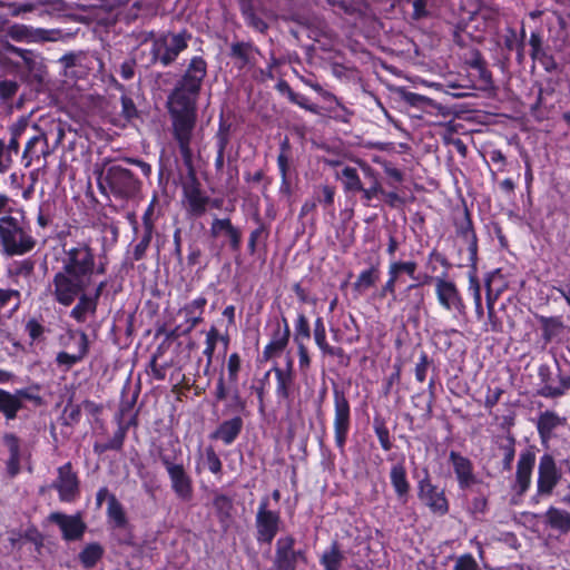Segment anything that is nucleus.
Wrapping results in <instances>:
<instances>
[{
  "instance_id": "nucleus-47",
  "label": "nucleus",
  "mask_w": 570,
  "mask_h": 570,
  "mask_svg": "<svg viewBox=\"0 0 570 570\" xmlns=\"http://www.w3.org/2000/svg\"><path fill=\"white\" fill-rule=\"evenodd\" d=\"M501 449L503 450V469L509 471L512 468V462L515 455L514 440L512 438H508L505 442L501 444Z\"/></svg>"
},
{
  "instance_id": "nucleus-64",
  "label": "nucleus",
  "mask_w": 570,
  "mask_h": 570,
  "mask_svg": "<svg viewBox=\"0 0 570 570\" xmlns=\"http://www.w3.org/2000/svg\"><path fill=\"white\" fill-rule=\"evenodd\" d=\"M26 330L33 341L39 338L43 333V326L36 320L28 321Z\"/></svg>"
},
{
  "instance_id": "nucleus-30",
  "label": "nucleus",
  "mask_w": 570,
  "mask_h": 570,
  "mask_svg": "<svg viewBox=\"0 0 570 570\" xmlns=\"http://www.w3.org/2000/svg\"><path fill=\"white\" fill-rule=\"evenodd\" d=\"M544 522L560 532L570 531V513L554 507H550L544 514Z\"/></svg>"
},
{
  "instance_id": "nucleus-43",
  "label": "nucleus",
  "mask_w": 570,
  "mask_h": 570,
  "mask_svg": "<svg viewBox=\"0 0 570 570\" xmlns=\"http://www.w3.org/2000/svg\"><path fill=\"white\" fill-rule=\"evenodd\" d=\"M35 271V263L31 259H23L20 262H16L11 268L10 273L14 277L23 278L29 281Z\"/></svg>"
},
{
  "instance_id": "nucleus-27",
  "label": "nucleus",
  "mask_w": 570,
  "mask_h": 570,
  "mask_svg": "<svg viewBox=\"0 0 570 570\" xmlns=\"http://www.w3.org/2000/svg\"><path fill=\"white\" fill-rule=\"evenodd\" d=\"M48 155H50V150L47 136L39 134L28 140L23 151V159L26 160V166H30L33 159H39L40 156L46 158Z\"/></svg>"
},
{
  "instance_id": "nucleus-58",
  "label": "nucleus",
  "mask_w": 570,
  "mask_h": 570,
  "mask_svg": "<svg viewBox=\"0 0 570 570\" xmlns=\"http://www.w3.org/2000/svg\"><path fill=\"white\" fill-rule=\"evenodd\" d=\"M12 157L3 140L0 139V173L3 174L10 169Z\"/></svg>"
},
{
  "instance_id": "nucleus-52",
  "label": "nucleus",
  "mask_w": 570,
  "mask_h": 570,
  "mask_svg": "<svg viewBox=\"0 0 570 570\" xmlns=\"http://www.w3.org/2000/svg\"><path fill=\"white\" fill-rule=\"evenodd\" d=\"M453 570H479V566L472 554L465 553L456 559Z\"/></svg>"
},
{
  "instance_id": "nucleus-22",
  "label": "nucleus",
  "mask_w": 570,
  "mask_h": 570,
  "mask_svg": "<svg viewBox=\"0 0 570 570\" xmlns=\"http://www.w3.org/2000/svg\"><path fill=\"white\" fill-rule=\"evenodd\" d=\"M209 232L214 238L220 235L227 236L232 249L237 250L239 248L242 234L238 228L233 226L229 218H214Z\"/></svg>"
},
{
  "instance_id": "nucleus-24",
  "label": "nucleus",
  "mask_w": 570,
  "mask_h": 570,
  "mask_svg": "<svg viewBox=\"0 0 570 570\" xmlns=\"http://www.w3.org/2000/svg\"><path fill=\"white\" fill-rule=\"evenodd\" d=\"M243 429V420L235 416L230 420L222 422L218 428L210 434L214 440H220L224 444H232L239 435Z\"/></svg>"
},
{
  "instance_id": "nucleus-21",
  "label": "nucleus",
  "mask_w": 570,
  "mask_h": 570,
  "mask_svg": "<svg viewBox=\"0 0 570 570\" xmlns=\"http://www.w3.org/2000/svg\"><path fill=\"white\" fill-rule=\"evenodd\" d=\"M77 304L70 311V317L78 323H85L90 316H95L97 312L98 302L96 297L87 294V289H82L77 295Z\"/></svg>"
},
{
  "instance_id": "nucleus-12",
  "label": "nucleus",
  "mask_w": 570,
  "mask_h": 570,
  "mask_svg": "<svg viewBox=\"0 0 570 570\" xmlns=\"http://www.w3.org/2000/svg\"><path fill=\"white\" fill-rule=\"evenodd\" d=\"M434 283L439 304L445 311L462 313L465 305L456 285L444 277H435Z\"/></svg>"
},
{
  "instance_id": "nucleus-36",
  "label": "nucleus",
  "mask_w": 570,
  "mask_h": 570,
  "mask_svg": "<svg viewBox=\"0 0 570 570\" xmlns=\"http://www.w3.org/2000/svg\"><path fill=\"white\" fill-rule=\"evenodd\" d=\"M341 177L346 193H357L363 190V184L355 168L348 166L345 167L342 170Z\"/></svg>"
},
{
  "instance_id": "nucleus-33",
  "label": "nucleus",
  "mask_w": 570,
  "mask_h": 570,
  "mask_svg": "<svg viewBox=\"0 0 570 570\" xmlns=\"http://www.w3.org/2000/svg\"><path fill=\"white\" fill-rule=\"evenodd\" d=\"M104 549L99 543L87 544L79 553V560L86 569H90L101 559Z\"/></svg>"
},
{
  "instance_id": "nucleus-62",
  "label": "nucleus",
  "mask_w": 570,
  "mask_h": 570,
  "mask_svg": "<svg viewBox=\"0 0 570 570\" xmlns=\"http://www.w3.org/2000/svg\"><path fill=\"white\" fill-rule=\"evenodd\" d=\"M121 114L126 119H131L136 116L137 110L134 101L126 96L121 97Z\"/></svg>"
},
{
  "instance_id": "nucleus-3",
  "label": "nucleus",
  "mask_w": 570,
  "mask_h": 570,
  "mask_svg": "<svg viewBox=\"0 0 570 570\" xmlns=\"http://www.w3.org/2000/svg\"><path fill=\"white\" fill-rule=\"evenodd\" d=\"M97 180L102 194L121 202L134 199L141 187L139 179L121 165H110L104 168Z\"/></svg>"
},
{
  "instance_id": "nucleus-15",
  "label": "nucleus",
  "mask_w": 570,
  "mask_h": 570,
  "mask_svg": "<svg viewBox=\"0 0 570 570\" xmlns=\"http://www.w3.org/2000/svg\"><path fill=\"white\" fill-rule=\"evenodd\" d=\"M8 36L14 41L20 42H46L56 41L58 39L59 31L16 23L8 29Z\"/></svg>"
},
{
  "instance_id": "nucleus-13",
  "label": "nucleus",
  "mask_w": 570,
  "mask_h": 570,
  "mask_svg": "<svg viewBox=\"0 0 570 570\" xmlns=\"http://www.w3.org/2000/svg\"><path fill=\"white\" fill-rule=\"evenodd\" d=\"M419 498L420 500L438 515H444L449 512V502L443 491L438 490L431 483L429 475L419 482Z\"/></svg>"
},
{
  "instance_id": "nucleus-29",
  "label": "nucleus",
  "mask_w": 570,
  "mask_h": 570,
  "mask_svg": "<svg viewBox=\"0 0 570 570\" xmlns=\"http://www.w3.org/2000/svg\"><path fill=\"white\" fill-rule=\"evenodd\" d=\"M390 479L397 498L400 500L406 501L410 491V484L406 479V470L404 465L401 463L394 464L391 468Z\"/></svg>"
},
{
  "instance_id": "nucleus-55",
  "label": "nucleus",
  "mask_w": 570,
  "mask_h": 570,
  "mask_svg": "<svg viewBox=\"0 0 570 570\" xmlns=\"http://www.w3.org/2000/svg\"><path fill=\"white\" fill-rule=\"evenodd\" d=\"M363 195V199L365 200V204L368 205L370 202L376 197L379 194H384V190L382 189V186L377 179V177H374V181L372 183L371 187L364 188L363 190H360Z\"/></svg>"
},
{
  "instance_id": "nucleus-37",
  "label": "nucleus",
  "mask_w": 570,
  "mask_h": 570,
  "mask_svg": "<svg viewBox=\"0 0 570 570\" xmlns=\"http://www.w3.org/2000/svg\"><path fill=\"white\" fill-rule=\"evenodd\" d=\"M107 515L114 522L115 527L122 528L126 525L127 519L124 508L115 495L109 497Z\"/></svg>"
},
{
  "instance_id": "nucleus-23",
  "label": "nucleus",
  "mask_w": 570,
  "mask_h": 570,
  "mask_svg": "<svg viewBox=\"0 0 570 570\" xmlns=\"http://www.w3.org/2000/svg\"><path fill=\"white\" fill-rule=\"evenodd\" d=\"M456 234L466 244L469 261L474 264L478 258V239L468 213H465L463 220L458 224Z\"/></svg>"
},
{
  "instance_id": "nucleus-34",
  "label": "nucleus",
  "mask_w": 570,
  "mask_h": 570,
  "mask_svg": "<svg viewBox=\"0 0 570 570\" xmlns=\"http://www.w3.org/2000/svg\"><path fill=\"white\" fill-rule=\"evenodd\" d=\"M242 13L250 27L259 32L267 29V24L255 13L253 0H239Z\"/></svg>"
},
{
  "instance_id": "nucleus-32",
  "label": "nucleus",
  "mask_w": 570,
  "mask_h": 570,
  "mask_svg": "<svg viewBox=\"0 0 570 570\" xmlns=\"http://www.w3.org/2000/svg\"><path fill=\"white\" fill-rule=\"evenodd\" d=\"M314 340L316 345L323 351V353L328 355H337L341 352V348H335L330 346L326 342V331L324 321L322 317H317L314 323Z\"/></svg>"
},
{
  "instance_id": "nucleus-40",
  "label": "nucleus",
  "mask_w": 570,
  "mask_h": 570,
  "mask_svg": "<svg viewBox=\"0 0 570 570\" xmlns=\"http://www.w3.org/2000/svg\"><path fill=\"white\" fill-rule=\"evenodd\" d=\"M228 370V381L230 387H234V397L235 400H239V394L237 391V381H238V372L240 370V357L237 353H233L228 357L227 362Z\"/></svg>"
},
{
  "instance_id": "nucleus-19",
  "label": "nucleus",
  "mask_w": 570,
  "mask_h": 570,
  "mask_svg": "<svg viewBox=\"0 0 570 570\" xmlns=\"http://www.w3.org/2000/svg\"><path fill=\"white\" fill-rule=\"evenodd\" d=\"M534 462L535 455L530 451L522 452L519 456L515 473V489L519 495H522L530 487Z\"/></svg>"
},
{
  "instance_id": "nucleus-26",
  "label": "nucleus",
  "mask_w": 570,
  "mask_h": 570,
  "mask_svg": "<svg viewBox=\"0 0 570 570\" xmlns=\"http://www.w3.org/2000/svg\"><path fill=\"white\" fill-rule=\"evenodd\" d=\"M272 371L276 377V395L279 399L287 400L291 395V390L294 383L293 375V361L288 360L285 370L274 366Z\"/></svg>"
},
{
  "instance_id": "nucleus-51",
  "label": "nucleus",
  "mask_w": 570,
  "mask_h": 570,
  "mask_svg": "<svg viewBox=\"0 0 570 570\" xmlns=\"http://www.w3.org/2000/svg\"><path fill=\"white\" fill-rule=\"evenodd\" d=\"M7 50L10 53L20 57L23 60L24 65L29 69H33L36 60H35V56H33L32 51L27 50V49H21V48L14 47L12 45H8Z\"/></svg>"
},
{
  "instance_id": "nucleus-56",
  "label": "nucleus",
  "mask_w": 570,
  "mask_h": 570,
  "mask_svg": "<svg viewBox=\"0 0 570 570\" xmlns=\"http://www.w3.org/2000/svg\"><path fill=\"white\" fill-rule=\"evenodd\" d=\"M428 367H429V357H428L426 353L423 352V353H421L420 360L415 365V379L420 383H423L425 381Z\"/></svg>"
},
{
  "instance_id": "nucleus-35",
  "label": "nucleus",
  "mask_w": 570,
  "mask_h": 570,
  "mask_svg": "<svg viewBox=\"0 0 570 570\" xmlns=\"http://www.w3.org/2000/svg\"><path fill=\"white\" fill-rule=\"evenodd\" d=\"M343 559L344 556L340 550L337 542H333L330 549L323 553L321 563L325 570H338Z\"/></svg>"
},
{
  "instance_id": "nucleus-6",
  "label": "nucleus",
  "mask_w": 570,
  "mask_h": 570,
  "mask_svg": "<svg viewBox=\"0 0 570 570\" xmlns=\"http://www.w3.org/2000/svg\"><path fill=\"white\" fill-rule=\"evenodd\" d=\"M283 525L281 512L269 508L268 497H263L255 515L256 540L271 544Z\"/></svg>"
},
{
  "instance_id": "nucleus-31",
  "label": "nucleus",
  "mask_w": 570,
  "mask_h": 570,
  "mask_svg": "<svg viewBox=\"0 0 570 570\" xmlns=\"http://www.w3.org/2000/svg\"><path fill=\"white\" fill-rule=\"evenodd\" d=\"M379 277V263H376L360 273L357 279L353 284V287L356 292L364 293L377 282Z\"/></svg>"
},
{
  "instance_id": "nucleus-45",
  "label": "nucleus",
  "mask_w": 570,
  "mask_h": 570,
  "mask_svg": "<svg viewBox=\"0 0 570 570\" xmlns=\"http://www.w3.org/2000/svg\"><path fill=\"white\" fill-rule=\"evenodd\" d=\"M232 57L238 59L239 67H244L249 62L250 46L244 42H237L232 45L230 48Z\"/></svg>"
},
{
  "instance_id": "nucleus-46",
  "label": "nucleus",
  "mask_w": 570,
  "mask_h": 570,
  "mask_svg": "<svg viewBox=\"0 0 570 570\" xmlns=\"http://www.w3.org/2000/svg\"><path fill=\"white\" fill-rule=\"evenodd\" d=\"M529 45L531 46V58L534 60H540L546 56V51L543 49V40L539 32H532L530 36Z\"/></svg>"
},
{
  "instance_id": "nucleus-17",
  "label": "nucleus",
  "mask_w": 570,
  "mask_h": 570,
  "mask_svg": "<svg viewBox=\"0 0 570 570\" xmlns=\"http://www.w3.org/2000/svg\"><path fill=\"white\" fill-rule=\"evenodd\" d=\"M48 519L60 528L62 537L67 541L80 539L86 530V524L79 514L67 515L61 512H52Z\"/></svg>"
},
{
  "instance_id": "nucleus-39",
  "label": "nucleus",
  "mask_w": 570,
  "mask_h": 570,
  "mask_svg": "<svg viewBox=\"0 0 570 570\" xmlns=\"http://www.w3.org/2000/svg\"><path fill=\"white\" fill-rule=\"evenodd\" d=\"M395 92L404 102L412 107H422L432 104V99H430L429 97L416 92H411L406 90L404 87H397L395 89Z\"/></svg>"
},
{
  "instance_id": "nucleus-8",
  "label": "nucleus",
  "mask_w": 570,
  "mask_h": 570,
  "mask_svg": "<svg viewBox=\"0 0 570 570\" xmlns=\"http://www.w3.org/2000/svg\"><path fill=\"white\" fill-rule=\"evenodd\" d=\"M294 544L295 539L292 535L277 539L273 570H296L298 564L307 563L305 551L295 550Z\"/></svg>"
},
{
  "instance_id": "nucleus-18",
  "label": "nucleus",
  "mask_w": 570,
  "mask_h": 570,
  "mask_svg": "<svg viewBox=\"0 0 570 570\" xmlns=\"http://www.w3.org/2000/svg\"><path fill=\"white\" fill-rule=\"evenodd\" d=\"M449 459L453 465L460 489L465 490L472 487L476 482L472 462L454 451L450 452Z\"/></svg>"
},
{
  "instance_id": "nucleus-54",
  "label": "nucleus",
  "mask_w": 570,
  "mask_h": 570,
  "mask_svg": "<svg viewBox=\"0 0 570 570\" xmlns=\"http://www.w3.org/2000/svg\"><path fill=\"white\" fill-rule=\"evenodd\" d=\"M12 299H14V308L20 304V292L17 289H4L0 288V308L7 306Z\"/></svg>"
},
{
  "instance_id": "nucleus-2",
  "label": "nucleus",
  "mask_w": 570,
  "mask_h": 570,
  "mask_svg": "<svg viewBox=\"0 0 570 570\" xmlns=\"http://www.w3.org/2000/svg\"><path fill=\"white\" fill-rule=\"evenodd\" d=\"M106 271V262H96L95 250L88 243H77L65 249L62 267L51 282L55 301L65 307L72 305L77 295L91 285L94 275L105 274Z\"/></svg>"
},
{
  "instance_id": "nucleus-1",
  "label": "nucleus",
  "mask_w": 570,
  "mask_h": 570,
  "mask_svg": "<svg viewBox=\"0 0 570 570\" xmlns=\"http://www.w3.org/2000/svg\"><path fill=\"white\" fill-rule=\"evenodd\" d=\"M206 75V61L199 56L193 57L167 99L171 134L187 167H191L193 164L191 145L197 120L196 105Z\"/></svg>"
},
{
  "instance_id": "nucleus-25",
  "label": "nucleus",
  "mask_w": 570,
  "mask_h": 570,
  "mask_svg": "<svg viewBox=\"0 0 570 570\" xmlns=\"http://www.w3.org/2000/svg\"><path fill=\"white\" fill-rule=\"evenodd\" d=\"M89 351V341L85 332L78 333V350L76 353L59 352L56 357V362L60 366L67 368L72 367L77 363L81 362Z\"/></svg>"
},
{
  "instance_id": "nucleus-41",
  "label": "nucleus",
  "mask_w": 570,
  "mask_h": 570,
  "mask_svg": "<svg viewBox=\"0 0 570 570\" xmlns=\"http://www.w3.org/2000/svg\"><path fill=\"white\" fill-rule=\"evenodd\" d=\"M560 417L551 412H546L539 417L538 430L542 436L549 435L559 424Z\"/></svg>"
},
{
  "instance_id": "nucleus-63",
  "label": "nucleus",
  "mask_w": 570,
  "mask_h": 570,
  "mask_svg": "<svg viewBox=\"0 0 570 570\" xmlns=\"http://www.w3.org/2000/svg\"><path fill=\"white\" fill-rule=\"evenodd\" d=\"M289 100L293 104H296L299 107L304 108L305 110H308V111L314 112V114L317 112V107L315 105L308 104V99L305 96H303V95H299V94H296V92H291Z\"/></svg>"
},
{
  "instance_id": "nucleus-20",
  "label": "nucleus",
  "mask_w": 570,
  "mask_h": 570,
  "mask_svg": "<svg viewBox=\"0 0 570 570\" xmlns=\"http://www.w3.org/2000/svg\"><path fill=\"white\" fill-rule=\"evenodd\" d=\"M184 197L187 203V210L194 216H202L206 212L209 198L203 194L196 180L184 186Z\"/></svg>"
},
{
  "instance_id": "nucleus-49",
  "label": "nucleus",
  "mask_w": 570,
  "mask_h": 570,
  "mask_svg": "<svg viewBox=\"0 0 570 570\" xmlns=\"http://www.w3.org/2000/svg\"><path fill=\"white\" fill-rule=\"evenodd\" d=\"M205 456L208 470L213 474H219L222 472L223 464L219 456L216 454L215 450L212 446H208L205 450Z\"/></svg>"
},
{
  "instance_id": "nucleus-4",
  "label": "nucleus",
  "mask_w": 570,
  "mask_h": 570,
  "mask_svg": "<svg viewBox=\"0 0 570 570\" xmlns=\"http://www.w3.org/2000/svg\"><path fill=\"white\" fill-rule=\"evenodd\" d=\"M170 449H160L159 459L170 480L171 490L181 501H190L194 493L193 480L187 473L183 461L181 450L177 442H171Z\"/></svg>"
},
{
  "instance_id": "nucleus-7",
  "label": "nucleus",
  "mask_w": 570,
  "mask_h": 570,
  "mask_svg": "<svg viewBox=\"0 0 570 570\" xmlns=\"http://www.w3.org/2000/svg\"><path fill=\"white\" fill-rule=\"evenodd\" d=\"M187 40L185 33H165L155 38L151 45L153 61L164 67L171 65L188 47Z\"/></svg>"
},
{
  "instance_id": "nucleus-44",
  "label": "nucleus",
  "mask_w": 570,
  "mask_h": 570,
  "mask_svg": "<svg viewBox=\"0 0 570 570\" xmlns=\"http://www.w3.org/2000/svg\"><path fill=\"white\" fill-rule=\"evenodd\" d=\"M416 263L413 261L400 262L393 261L389 265V269L400 277L401 273L407 274L411 278L415 279Z\"/></svg>"
},
{
  "instance_id": "nucleus-9",
  "label": "nucleus",
  "mask_w": 570,
  "mask_h": 570,
  "mask_svg": "<svg viewBox=\"0 0 570 570\" xmlns=\"http://www.w3.org/2000/svg\"><path fill=\"white\" fill-rule=\"evenodd\" d=\"M333 428L335 444L343 452L351 429V407L344 393L337 390L334 391Z\"/></svg>"
},
{
  "instance_id": "nucleus-42",
  "label": "nucleus",
  "mask_w": 570,
  "mask_h": 570,
  "mask_svg": "<svg viewBox=\"0 0 570 570\" xmlns=\"http://www.w3.org/2000/svg\"><path fill=\"white\" fill-rule=\"evenodd\" d=\"M311 337V330L308 320L304 314H298L297 320L295 322V334L294 341L296 344L304 343L308 341Z\"/></svg>"
},
{
  "instance_id": "nucleus-60",
  "label": "nucleus",
  "mask_w": 570,
  "mask_h": 570,
  "mask_svg": "<svg viewBox=\"0 0 570 570\" xmlns=\"http://www.w3.org/2000/svg\"><path fill=\"white\" fill-rule=\"evenodd\" d=\"M411 292H414V299L412 301V307L417 311V309H420L421 305L424 302V294L420 289L419 284H411L404 291V293H407V294H410Z\"/></svg>"
},
{
  "instance_id": "nucleus-10",
  "label": "nucleus",
  "mask_w": 570,
  "mask_h": 570,
  "mask_svg": "<svg viewBox=\"0 0 570 570\" xmlns=\"http://www.w3.org/2000/svg\"><path fill=\"white\" fill-rule=\"evenodd\" d=\"M560 479L561 472L557 468L554 459L550 454L542 455L538 466L537 495H551Z\"/></svg>"
},
{
  "instance_id": "nucleus-59",
  "label": "nucleus",
  "mask_w": 570,
  "mask_h": 570,
  "mask_svg": "<svg viewBox=\"0 0 570 570\" xmlns=\"http://www.w3.org/2000/svg\"><path fill=\"white\" fill-rule=\"evenodd\" d=\"M18 90V83L12 80L0 81V97L2 99L12 98Z\"/></svg>"
},
{
  "instance_id": "nucleus-38",
  "label": "nucleus",
  "mask_w": 570,
  "mask_h": 570,
  "mask_svg": "<svg viewBox=\"0 0 570 570\" xmlns=\"http://www.w3.org/2000/svg\"><path fill=\"white\" fill-rule=\"evenodd\" d=\"M570 390V376H560L558 384H546L540 394L544 397H558Z\"/></svg>"
},
{
  "instance_id": "nucleus-57",
  "label": "nucleus",
  "mask_w": 570,
  "mask_h": 570,
  "mask_svg": "<svg viewBox=\"0 0 570 570\" xmlns=\"http://www.w3.org/2000/svg\"><path fill=\"white\" fill-rule=\"evenodd\" d=\"M215 509L222 514H228L233 508L232 500L224 494H217L213 502Z\"/></svg>"
},
{
  "instance_id": "nucleus-53",
  "label": "nucleus",
  "mask_w": 570,
  "mask_h": 570,
  "mask_svg": "<svg viewBox=\"0 0 570 570\" xmlns=\"http://www.w3.org/2000/svg\"><path fill=\"white\" fill-rule=\"evenodd\" d=\"M157 204V196H154L149 206L145 210L142 215V225L145 232H151L154 233V213H155V205Z\"/></svg>"
},
{
  "instance_id": "nucleus-48",
  "label": "nucleus",
  "mask_w": 570,
  "mask_h": 570,
  "mask_svg": "<svg viewBox=\"0 0 570 570\" xmlns=\"http://www.w3.org/2000/svg\"><path fill=\"white\" fill-rule=\"evenodd\" d=\"M218 340V331L215 327H212L206 334V347L204 350V355L207 357V365L212 364L213 355L215 352L216 343Z\"/></svg>"
},
{
  "instance_id": "nucleus-5",
  "label": "nucleus",
  "mask_w": 570,
  "mask_h": 570,
  "mask_svg": "<svg viewBox=\"0 0 570 570\" xmlns=\"http://www.w3.org/2000/svg\"><path fill=\"white\" fill-rule=\"evenodd\" d=\"M36 245V238L18 218L11 215L0 218V248L4 255L21 256L30 253Z\"/></svg>"
},
{
  "instance_id": "nucleus-28",
  "label": "nucleus",
  "mask_w": 570,
  "mask_h": 570,
  "mask_svg": "<svg viewBox=\"0 0 570 570\" xmlns=\"http://www.w3.org/2000/svg\"><path fill=\"white\" fill-rule=\"evenodd\" d=\"M20 396H27V393L24 391H17L16 394H12L0 389V412L3 413L8 420H13L18 411L22 407Z\"/></svg>"
},
{
  "instance_id": "nucleus-61",
  "label": "nucleus",
  "mask_w": 570,
  "mask_h": 570,
  "mask_svg": "<svg viewBox=\"0 0 570 570\" xmlns=\"http://www.w3.org/2000/svg\"><path fill=\"white\" fill-rule=\"evenodd\" d=\"M429 0H414L413 6V18L416 20L423 19L429 16L428 10Z\"/></svg>"
},
{
  "instance_id": "nucleus-50",
  "label": "nucleus",
  "mask_w": 570,
  "mask_h": 570,
  "mask_svg": "<svg viewBox=\"0 0 570 570\" xmlns=\"http://www.w3.org/2000/svg\"><path fill=\"white\" fill-rule=\"evenodd\" d=\"M151 237H153L151 232L144 230L141 239L135 246L134 252H132V257L135 261H140L145 256L146 250L149 247V244L151 242Z\"/></svg>"
},
{
  "instance_id": "nucleus-16",
  "label": "nucleus",
  "mask_w": 570,
  "mask_h": 570,
  "mask_svg": "<svg viewBox=\"0 0 570 570\" xmlns=\"http://www.w3.org/2000/svg\"><path fill=\"white\" fill-rule=\"evenodd\" d=\"M289 335L291 331L287 320L282 317L281 321H276L271 341L263 351L262 360L269 361L276 356H279L288 344Z\"/></svg>"
},
{
  "instance_id": "nucleus-14",
  "label": "nucleus",
  "mask_w": 570,
  "mask_h": 570,
  "mask_svg": "<svg viewBox=\"0 0 570 570\" xmlns=\"http://www.w3.org/2000/svg\"><path fill=\"white\" fill-rule=\"evenodd\" d=\"M207 299L203 296L186 304L179 313L184 315L185 322L176 326L170 336H180L190 333L202 321Z\"/></svg>"
},
{
  "instance_id": "nucleus-11",
  "label": "nucleus",
  "mask_w": 570,
  "mask_h": 570,
  "mask_svg": "<svg viewBox=\"0 0 570 570\" xmlns=\"http://www.w3.org/2000/svg\"><path fill=\"white\" fill-rule=\"evenodd\" d=\"M52 488L58 491L62 502H73L79 497L78 475L72 470L70 462L58 468V476L52 483Z\"/></svg>"
}]
</instances>
